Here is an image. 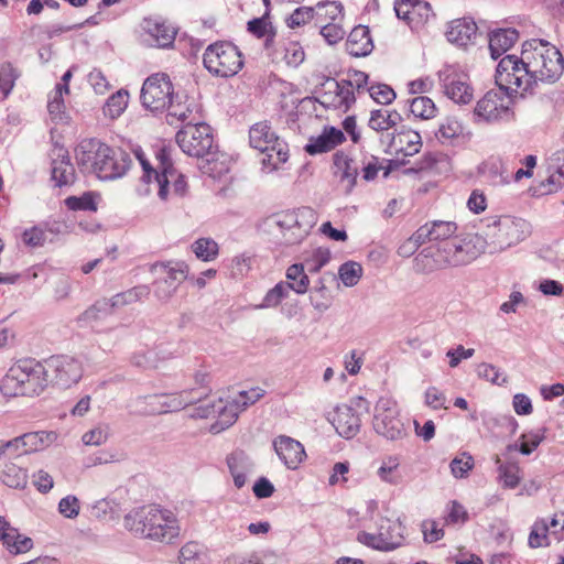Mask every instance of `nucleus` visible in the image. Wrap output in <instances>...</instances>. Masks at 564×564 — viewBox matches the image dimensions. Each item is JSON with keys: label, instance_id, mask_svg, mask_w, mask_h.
I'll return each instance as SVG.
<instances>
[{"label": "nucleus", "instance_id": "obj_1", "mask_svg": "<svg viewBox=\"0 0 564 564\" xmlns=\"http://www.w3.org/2000/svg\"><path fill=\"white\" fill-rule=\"evenodd\" d=\"M564 72V58L553 44L540 39L523 43L521 57L506 55L496 70V84L516 90L529 91L538 83H555Z\"/></svg>", "mask_w": 564, "mask_h": 564}, {"label": "nucleus", "instance_id": "obj_2", "mask_svg": "<svg viewBox=\"0 0 564 564\" xmlns=\"http://www.w3.org/2000/svg\"><path fill=\"white\" fill-rule=\"evenodd\" d=\"M487 247L485 237L478 234H467L442 242L436 251L433 248L423 249L415 258L417 272L430 273L448 267L466 265L476 260Z\"/></svg>", "mask_w": 564, "mask_h": 564}, {"label": "nucleus", "instance_id": "obj_3", "mask_svg": "<svg viewBox=\"0 0 564 564\" xmlns=\"http://www.w3.org/2000/svg\"><path fill=\"white\" fill-rule=\"evenodd\" d=\"M123 524L135 536L163 543H172L181 532L176 514L158 505L131 510L124 516Z\"/></svg>", "mask_w": 564, "mask_h": 564}, {"label": "nucleus", "instance_id": "obj_4", "mask_svg": "<svg viewBox=\"0 0 564 564\" xmlns=\"http://www.w3.org/2000/svg\"><path fill=\"white\" fill-rule=\"evenodd\" d=\"M175 140L185 154L202 159L199 169L204 174L216 178L228 172L226 163L218 161L213 131L207 123L187 122L177 131Z\"/></svg>", "mask_w": 564, "mask_h": 564}, {"label": "nucleus", "instance_id": "obj_5", "mask_svg": "<svg viewBox=\"0 0 564 564\" xmlns=\"http://www.w3.org/2000/svg\"><path fill=\"white\" fill-rule=\"evenodd\" d=\"M50 383L45 362L22 359L10 367L1 381V391L9 397L39 395Z\"/></svg>", "mask_w": 564, "mask_h": 564}, {"label": "nucleus", "instance_id": "obj_6", "mask_svg": "<svg viewBox=\"0 0 564 564\" xmlns=\"http://www.w3.org/2000/svg\"><path fill=\"white\" fill-rule=\"evenodd\" d=\"M318 220L317 214L311 207H300L274 214L270 218L286 246L301 243L311 232Z\"/></svg>", "mask_w": 564, "mask_h": 564}, {"label": "nucleus", "instance_id": "obj_7", "mask_svg": "<svg viewBox=\"0 0 564 564\" xmlns=\"http://www.w3.org/2000/svg\"><path fill=\"white\" fill-rule=\"evenodd\" d=\"M530 234L531 225L525 219L501 216L487 225L485 239L490 252H500L524 240Z\"/></svg>", "mask_w": 564, "mask_h": 564}, {"label": "nucleus", "instance_id": "obj_8", "mask_svg": "<svg viewBox=\"0 0 564 564\" xmlns=\"http://www.w3.org/2000/svg\"><path fill=\"white\" fill-rule=\"evenodd\" d=\"M250 145L264 154L261 163L270 171L276 170L289 159L288 144L281 140L267 121L254 123L249 130Z\"/></svg>", "mask_w": 564, "mask_h": 564}, {"label": "nucleus", "instance_id": "obj_9", "mask_svg": "<svg viewBox=\"0 0 564 564\" xmlns=\"http://www.w3.org/2000/svg\"><path fill=\"white\" fill-rule=\"evenodd\" d=\"M203 63L210 74L219 77L234 76L243 65L240 51L229 42L210 44L205 50Z\"/></svg>", "mask_w": 564, "mask_h": 564}, {"label": "nucleus", "instance_id": "obj_10", "mask_svg": "<svg viewBox=\"0 0 564 564\" xmlns=\"http://www.w3.org/2000/svg\"><path fill=\"white\" fill-rule=\"evenodd\" d=\"M511 88H507L497 84V90H489L476 105L475 115L488 122L499 120H510L512 112V94L525 93L516 90V85L510 84Z\"/></svg>", "mask_w": 564, "mask_h": 564}, {"label": "nucleus", "instance_id": "obj_11", "mask_svg": "<svg viewBox=\"0 0 564 564\" xmlns=\"http://www.w3.org/2000/svg\"><path fill=\"white\" fill-rule=\"evenodd\" d=\"M151 272L156 275L153 282L154 296L167 302L188 279L189 268L184 261L156 262L151 265Z\"/></svg>", "mask_w": 564, "mask_h": 564}, {"label": "nucleus", "instance_id": "obj_12", "mask_svg": "<svg viewBox=\"0 0 564 564\" xmlns=\"http://www.w3.org/2000/svg\"><path fill=\"white\" fill-rule=\"evenodd\" d=\"M372 425L379 435L391 441L402 438L406 434L398 404L391 398L381 397L377 401Z\"/></svg>", "mask_w": 564, "mask_h": 564}, {"label": "nucleus", "instance_id": "obj_13", "mask_svg": "<svg viewBox=\"0 0 564 564\" xmlns=\"http://www.w3.org/2000/svg\"><path fill=\"white\" fill-rule=\"evenodd\" d=\"M172 83L166 74L149 76L141 89L142 105L151 111H162L174 97Z\"/></svg>", "mask_w": 564, "mask_h": 564}, {"label": "nucleus", "instance_id": "obj_14", "mask_svg": "<svg viewBox=\"0 0 564 564\" xmlns=\"http://www.w3.org/2000/svg\"><path fill=\"white\" fill-rule=\"evenodd\" d=\"M358 541L375 550L389 552L402 544L403 527L399 521L382 518L377 533L361 532Z\"/></svg>", "mask_w": 564, "mask_h": 564}, {"label": "nucleus", "instance_id": "obj_15", "mask_svg": "<svg viewBox=\"0 0 564 564\" xmlns=\"http://www.w3.org/2000/svg\"><path fill=\"white\" fill-rule=\"evenodd\" d=\"M355 408L368 411L369 403L362 397L355 398L351 405L340 404L336 406L328 419L337 433L348 440L357 435L361 425L360 416Z\"/></svg>", "mask_w": 564, "mask_h": 564}, {"label": "nucleus", "instance_id": "obj_16", "mask_svg": "<svg viewBox=\"0 0 564 564\" xmlns=\"http://www.w3.org/2000/svg\"><path fill=\"white\" fill-rule=\"evenodd\" d=\"M46 372L50 383L68 388L78 382L82 378L83 369L80 362L69 356H53L45 361Z\"/></svg>", "mask_w": 564, "mask_h": 564}, {"label": "nucleus", "instance_id": "obj_17", "mask_svg": "<svg viewBox=\"0 0 564 564\" xmlns=\"http://www.w3.org/2000/svg\"><path fill=\"white\" fill-rule=\"evenodd\" d=\"M132 163L129 153L121 149H112L104 143L96 175L100 180H115L126 174Z\"/></svg>", "mask_w": 564, "mask_h": 564}, {"label": "nucleus", "instance_id": "obj_18", "mask_svg": "<svg viewBox=\"0 0 564 564\" xmlns=\"http://www.w3.org/2000/svg\"><path fill=\"white\" fill-rule=\"evenodd\" d=\"M239 412H241V410L235 404L232 400L225 401L223 398H219L212 404L197 408L195 415L199 417L217 415V421L210 425L209 430L213 434H218L231 426L237 421Z\"/></svg>", "mask_w": 564, "mask_h": 564}, {"label": "nucleus", "instance_id": "obj_19", "mask_svg": "<svg viewBox=\"0 0 564 564\" xmlns=\"http://www.w3.org/2000/svg\"><path fill=\"white\" fill-rule=\"evenodd\" d=\"M445 95L456 104H468L473 99V89L467 75L447 66L438 73Z\"/></svg>", "mask_w": 564, "mask_h": 564}, {"label": "nucleus", "instance_id": "obj_20", "mask_svg": "<svg viewBox=\"0 0 564 564\" xmlns=\"http://www.w3.org/2000/svg\"><path fill=\"white\" fill-rule=\"evenodd\" d=\"M141 28L143 30V42L149 46L169 47L175 40L176 31L164 22L144 19Z\"/></svg>", "mask_w": 564, "mask_h": 564}, {"label": "nucleus", "instance_id": "obj_21", "mask_svg": "<svg viewBox=\"0 0 564 564\" xmlns=\"http://www.w3.org/2000/svg\"><path fill=\"white\" fill-rule=\"evenodd\" d=\"M328 90L322 95L324 105H332L334 108L347 111L355 104V91L345 79L336 80L328 78L325 84Z\"/></svg>", "mask_w": 564, "mask_h": 564}, {"label": "nucleus", "instance_id": "obj_22", "mask_svg": "<svg viewBox=\"0 0 564 564\" xmlns=\"http://www.w3.org/2000/svg\"><path fill=\"white\" fill-rule=\"evenodd\" d=\"M0 541L3 546L14 555L25 553L33 546L32 539L22 535L19 530L13 528L2 516H0Z\"/></svg>", "mask_w": 564, "mask_h": 564}, {"label": "nucleus", "instance_id": "obj_23", "mask_svg": "<svg viewBox=\"0 0 564 564\" xmlns=\"http://www.w3.org/2000/svg\"><path fill=\"white\" fill-rule=\"evenodd\" d=\"M75 169L70 163L68 151L62 147L52 152V180L62 187L74 182Z\"/></svg>", "mask_w": 564, "mask_h": 564}, {"label": "nucleus", "instance_id": "obj_24", "mask_svg": "<svg viewBox=\"0 0 564 564\" xmlns=\"http://www.w3.org/2000/svg\"><path fill=\"white\" fill-rule=\"evenodd\" d=\"M104 143L97 139L82 141L75 150L76 161L80 170L85 173L96 175L98 167V158H100Z\"/></svg>", "mask_w": 564, "mask_h": 564}, {"label": "nucleus", "instance_id": "obj_25", "mask_svg": "<svg viewBox=\"0 0 564 564\" xmlns=\"http://www.w3.org/2000/svg\"><path fill=\"white\" fill-rule=\"evenodd\" d=\"M334 174L346 193H350L356 185L358 166L347 154L338 151L334 154Z\"/></svg>", "mask_w": 564, "mask_h": 564}, {"label": "nucleus", "instance_id": "obj_26", "mask_svg": "<svg viewBox=\"0 0 564 564\" xmlns=\"http://www.w3.org/2000/svg\"><path fill=\"white\" fill-rule=\"evenodd\" d=\"M344 140L345 135L341 130L334 127H326L322 134L312 137L304 149L308 154L316 155L332 151Z\"/></svg>", "mask_w": 564, "mask_h": 564}, {"label": "nucleus", "instance_id": "obj_27", "mask_svg": "<svg viewBox=\"0 0 564 564\" xmlns=\"http://www.w3.org/2000/svg\"><path fill=\"white\" fill-rule=\"evenodd\" d=\"M141 164L143 167L142 181L147 183H151L154 181L159 187V196L161 199H166L167 197V186L170 184V177L175 175V169L172 166L170 162H161V171H156L151 167V165L141 160Z\"/></svg>", "mask_w": 564, "mask_h": 564}, {"label": "nucleus", "instance_id": "obj_28", "mask_svg": "<svg viewBox=\"0 0 564 564\" xmlns=\"http://www.w3.org/2000/svg\"><path fill=\"white\" fill-rule=\"evenodd\" d=\"M373 50L370 31L365 25H358L351 30L346 41V51L355 57L367 56Z\"/></svg>", "mask_w": 564, "mask_h": 564}, {"label": "nucleus", "instance_id": "obj_29", "mask_svg": "<svg viewBox=\"0 0 564 564\" xmlns=\"http://www.w3.org/2000/svg\"><path fill=\"white\" fill-rule=\"evenodd\" d=\"M23 456L39 453L51 446L57 438L55 432L37 431L18 436Z\"/></svg>", "mask_w": 564, "mask_h": 564}, {"label": "nucleus", "instance_id": "obj_30", "mask_svg": "<svg viewBox=\"0 0 564 564\" xmlns=\"http://www.w3.org/2000/svg\"><path fill=\"white\" fill-rule=\"evenodd\" d=\"M392 148L404 156H412L420 152L422 138L419 132L402 127L392 138Z\"/></svg>", "mask_w": 564, "mask_h": 564}, {"label": "nucleus", "instance_id": "obj_31", "mask_svg": "<svg viewBox=\"0 0 564 564\" xmlns=\"http://www.w3.org/2000/svg\"><path fill=\"white\" fill-rule=\"evenodd\" d=\"M477 25L467 19L453 20L447 28L446 37L451 43L466 46L476 36Z\"/></svg>", "mask_w": 564, "mask_h": 564}, {"label": "nucleus", "instance_id": "obj_32", "mask_svg": "<svg viewBox=\"0 0 564 564\" xmlns=\"http://www.w3.org/2000/svg\"><path fill=\"white\" fill-rule=\"evenodd\" d=\"M127 408L134 415L162 414L161 394L135 397L128 402Z\"/></svg>", "mask_w": 564, "mask_h": 564}, {"label": "nucleus", "instance_id": "obj_33", "mask_svg": "<svg viewBox=\"0 0 564 564\" xmlns=\"http://www.w3.org/2000/svg\"><path fill=\"white\" fill-rule=\"evenodd\" d=\"M519 37L514 29H502L492 32L489 39V50L491 57L497 59L500 55L513 46Z\"/></svg>", "mask_w": 564, "mask_h": 564}, {"label": "nucleus", "instance_id": "obj_34", "mask_svg": "<svg viewBox=\"0 0 564 564\" xmlns=\"http://www.w3.org/2000/svg\"><path fill=\"white\" fill-rule=\"evenodd\" d=\"M274 453L279 458H302L306 456L304 445L288 435H279L272 442Z\"/></svg>", "mask_w": 564, "mask_h": 564}, {"label": "nucleus", "instance_id": "obj_35", "mask_svg": "<svg viewBox=\"0 0 564 564\" xmlns=\"http://www.w3.org/2000/svg\"><path fill=\"white\" fill-rule=\"evenodd\" d=\"M402 121L401 115L393 110L376 109L370 113L369 127L375 131H387Z\"/></svg>", "mask_w": 564, "mask_h": 564}, {"label": "nucleus", "instance_id": "obj_36", "mask_svg": "<svg viewBox=\"0 0 564 564\" xmlns=\"http://www.w3.org/2000/svg\"><path fill=\"white\" fill-rule=\"evenodd\" d=\"M544 431H532L523 434L520 440L507 446L508 454L530 455L543 441Z\"/></svg>", "mask_w": 564, "mask_h": 564}, {"label": "nucleus", "instance_id": "obj_37", "mask_svg": "<svg viewBox=\"0 0 564 564\" xmlns=\"http://www.w3.org/2000/svg\"><path fill=\"white\" fill-rule=\"evenodd\" d=\"M200 400V397H192V392L183 391L181 393H161L162 414L167 412L181 411L187 405Z\"/></svg>", "mask_w": 564, "mask_h": 564}, {"label": "nucleus", "instance_id": "obj_38", "mask_svg": "<svg viewBox=\"0 0 564 564\" xmlns=\"http://www.w3.org/2000/svg\"><path fill=\"white\" fill-rule=\"evenodd\" d=\"M288 282H284L290 286V291H294L297 294L306 293L310 279L305 272L303 263H294L290 265L285 273Z\"/></svg>", "mask_w": 564, "mask_h": 564}, {"label": "nucleus", "instance_id": "obj_39", "mask_svg": "<svg viewBox=\"0 0 564 564\" xmlns=\"http://www.w3.org/2000/svg\"><path fill=\"white\" fill-rule=\"evenodd\" d=\"M184 96H181L180 94H175L170 104L166 106L169 113H167V121L169 123L173 124L174 119L178 121H186L189 119L193 110H194V102H187V99L183 101Z\"/></svg>", "mask_w": 564, "mask_h": 564}, {"label": "nucleus", "instance_id": "obj_40", "mask_svg": "<svg viewBox=\"0 0 564 564\" xmlns=\"http://www.w3.org/2000/svg\"><path fill=\"white\" fill-rule=\"evenodd\" d=\"M1 478L4 485L15 489L24 488L28 482L26 470L17 466L12 462H7L4 464Z\"/></svg>", "mask_w": 564, "mask_h": 564}, {"label": "nucleus", "instance_id": "obj_41", "mask_svg": "<svg viewBox=\"0 0 564 564\" xmlns=\"http://www.w3.org/2000/svg\"><path fill=\"white\" fill-rule=\"evenodd\" d=\"M181 564H209L204 547L196 542H187L180 550Z\"/></svg>", "mask_w": 564, "mask_h": 564}, {"label": "nucleus", "instance_id": "obj_42", "mask_svg": "<svg viewBox=\"0 0 564 564\" xmlns=\"http://www.w3.org/2000/svg\"><path fill=\"white\" fill-rule=\"evenodd\" d=\"M462 133V123L454 117H447L440 123L435 137L441 143L448 144Z\"/></svg>", "mask_w": 564, "mask_h": 564}, {"label": "nucleus", "instance_id": "obj_43", "mask_svg": "<svg viewBox=\"0 0 564 564\" xmlns=\"http://www.w3.org/2000/svg\"><path fill=\"white\" fill-rule=\"evenodd\" d=\"M150 294V289L148 285H138L121 293L113 295L112 306L115 308H121L123 306L133 304Z\"/></svg>", "mask_w": 564, "mask_h": 564}, {"label": "nucleus", "instance_id": "obj_44", "mask_svg": "<svg viewBox=\"0 0 564 564\" xmlns=\"http://www.w3.org/2000/svg\"><path fill=\"white\" fill-rule=\"evenodd\" d=\"M499 480L501 481L505 488L513 489L516 488L520 480L521 474L520 468L516 460H505L499 465Z\"/></svg>", "mask_w": 564, "mask_h": 564}, {"label": "nucleus", "instance_id": "obj_45", "mask_svg": "<svg viewBox=\"0 0 564 564\" xmlns=\"http://www.w3.org/2000/svg\"><path fill=\"white\" fill-rule=\"evenodd\" d=\"M427 227L432 241H449L457 230V225L454 221L434 220L427 223Z\"/></svg>", "mask_w": 564, "mask_h": 564}, {"label": "nucleus", "instance_id": "obj_46", "mask_svg": "<svg viewBox=\"0 0 564 564\" xmlns=\"http://www.w3.org/2000/svg\"><path fill=\"white\" fill-rule=\"evenodd\" d=\"M410 111L416 118L430 119L435 116L436 107L431 98L420 96L410 100Z\"/></svg>", "mask_w": 564, "mask_h": 564}, {"label": "nucleus", "instance_id": "obj_47", "mask_svg": "<svg viewBox=\"0 0 564 564\" xmlns=\"http://www.w3.org/2000/svg\"><path fill=\"white\" fill-rule=\"evenodd\" d=\"M328 293L329 291L325 283L319 279L310 294L312 306L319 313L327 311L330 306V296Z\"/></svg>", "mask_w": 564, "mask_h": 564}, {"label": "nucleus", "instance_id": "obj_48", "mask_svg": "<svg viewBox=\"0 0 564 564\" xmlns=\"http://www.w3.org/2000/svg\"><path fill=\"white\" fill-rule=\"evenodd\" d=\"M116 310L112 306V299L98 300L94 305L87 308L80 316L79 321L90 322L99 319L102 316L109 315Z\"/></svg>", "mask_w": 564, "mask_h": 564}, {"label": "nucleus", "instance_id": "obj_49", "mask_svg": "<svg viewBox=\"0 0 564 564\" xmlns=\"http://www.w3.org/2000/svg\"><path fill=\"white\" fill-rule=\"evenodd\" d=\"M128 99L129 95L124 90L111 95L104 107L105 115L112 119L118 118L127 108Z\"/></svg>", "mask_w": 564, "mask_h": 564}, {"label": "nucleus", "instance_id": "obj_50", "mask_svg": "<svg viewBox=\"0 0 564 564\" xmlns=\"http://www.w3.org/2000/svg\"><path fill=\"white\" fill-rule=\"evenodd\" d=\"M192 250L198 259L213 261L218 254V245L210 238H200L192 245Z\"/></svg>", "mask_w": 564, "mask_h": 564}, {"label": "nucleus", "instance_id": "obj_51", "mask_svg": "<svg viewBox=\"0 0 564 564\" xmlns=\"http://www.w3.org/2000/svg\"><path fill=\"white\" fill-rule=\"evenodd\" d=\"M290 294V286L284 282H279L272 289H270L264 295L262 303L258 305V308H270L276 307L284 299Z\"/></svg>", "mask_w": 564, "mask_h": 564}, {"label": "nucleus", "instance_id": "obj_52", "mask_svg": "<svg viewBox=\"0 0 564 564\" xmlns=\"http://www.w3.org/2000/svg\"><path fill=\"white\" fill-rule=\"evenodd\" d=\"M361 274V265L354 261L345 262L338 270L339 279L344 285L349 288L355 286L359 282Z\"/></svg>", "mask_w": 564, "mask_h": 564}, {"label": "nucleus", "instance_id": "obj_53", "mask_svg": "<svg viewBox=\"0 0 564 564\" xmlns=\"http://www.w3.org/2000/svg\"><path fill=\"white\" fill-rule=\"evenodd\" d=\"M19 77L17 68L10 62L0 65V90L4 97H8Z\"/></svg>", "mask_w": 564, "mask_h": 564}, {"label": "nucleus", "instance_id": "obj_54", "mask_svg": "<svg viewBox=\"0 0 564 564\" xmlns=\"http://www.w3.org/2000/svg\"><path fill=\"white\" fill-rule=\"evenodd\" d=\"M413 18V29H419L425 23H427L431 19L435 17L433 12L432 6L423 0H414V7H412Z\"/></svg>", "mask_w": 564, "mask_h": 564}, {"label": "nucleus", "instance_id": "obj_55", "mask_svg": "<svg viewBox=\"0 0 564 564\" xmlns=\"http://www.w3.org/2000/svg\"><path fill=\"white\" fill-rule=\"evenodd\" d=\"M265 391L259 387L251 388L249 390H241L231 400L241 410H246L249 405L259 401Z\"/></svg>", "mask_w": 564, "mask_h": 564}, {"label": "nucleus", "instance_id": "obj_56", "mask_svg": "<svg viewBox=\"0 0 564 564\" xmlns=\"http://www.w3.org/2000/svg\"><path fill=\"white\" fill-rule=\"evenodd\" d=\"M68 209L96 212L97 205L93 193H85L82 196H69L65 199Z\"/></svg>", "mask_w": 564, "mask_h": 564}, {"label": "nucleus", "instance_id": "obj_57", "mask_svg": "<svg viewBox=\"0 0 564 564\" xmlns=\"http://www.w3.org/2000/svg\"><path fill=\"white\" fill-rule=\"evenodd\" d=\"M370 97L378 104L389 105L391 104L397 95L394 90L386 84H376L367 88Z\"/></svg>", "mask_w": 564, "mask_h": 564}, {"label": "nucleus", "instance_id": "obj_58", "mask_svg": "<svg viewBox=\"0 0 564 564\" xmlns=\"http://www.w3.org/2000/svg\"><path fill=\"white\" fill-rule=\"evenodd\" d=\"M305 53L299 42H289L284 45V56L286 65L297 67L304 62Z\"/></svg>", "mask_w": 564, "mask_h": 564}, {"label": "nucleus", "instance_id": "obj_59", "mask_svg": "<svg viewBox=\"0 0 564 564\" xmlns=\"http://www.w3.org/2000/svg\"><path fill=\"white\" fill-rule=\"evenodd\" d=\"M329 259L330 252L327 249L318 248L310 259L305 260L304 269L306 268L310 273H316L328 263Z\"/></svg>", "mask_w": 564, "mask_h": 564}, {"label": "nucleus", "instance_id": "obj_60", "mask_svg": "<svg viewBox=\"0 0 564 564\" xmlns=\"http://www.w3.org/2000/svg\"><path fill=\"white\" fill-rule=\"evenodd\" d=\"M316 15L315 9L312 7H300L293 11L288 18L286 24L291 29L299 28L310 22Z\"/></svg>", "mask_w": 564, "mask_h": 564}, {"label": "nucleus", "instance_id": "obj_61", "mask_svg": "<svg viewBox=\"0 0 564 564\" xmlns=\"http://www.w3.org/2000/svg\"><path fill=\"white\" fill-rule=\"evenodd\" d=\"M549 525L546 521L542 520L541 522H536L529 535V545L532 549L541 547L544 544L547 545V533Z\"/></svg>", "mask_w": 564, "mask_h": 564}, {"label": "nucleus", "instance_id": "obj_62", "mask_svg": "<svg viewBox=\"0 0 564 564\" xmlns=\"http://www.w3.org/2000/svg\"><path fill=\"white\" fill-rule=\"evenodd\" d=\"M316 15L318 18L325 17L330 21H336L343 14V6L339 2L327 1V2H318L316 4Z\"/></svg>", "mask_w": 564, "mask_h": 564}, {"label": "nucleus", "instance_id": "obj_63", "mask_svg": "<svg viewBox=\"0 0 564 564\" xmlns=\"http://www.w3.org/2000/svg\"><path fill=\"white\" fill-rule=\"evenodd\" d=\"M424 402L433 410L447 409V398L443 391L436 387H430L424 393Z\"/></svg>", "mask_w": 564, "mask_h": 564}, {"label": "nucleus", "instance_id": "obj_64", "mask_svg": "<svg viewBox=\"0 0 564 564\" xmlns=\"http://www.w3.org/2000/svg\"><path fill=\"white\" fill-rule=\"evenodd\" d=\"M477 373L480 378H484L487 381H490L491 383L498 386H501L507 382V377H502L500 380V377L502 376L501 372L497 367H495L491 364H480L477 368Z\"/></svg>", "mask_w": 564, "mask_h": 564}]
</instances>
